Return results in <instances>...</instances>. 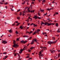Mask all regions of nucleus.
<instances>
[{
	"mask_svg": "<svg viewBox=\"0 0 60 60\" xmlns=\"http://www.w3.org/2000/svg\"><path fill=\"white\" fill-rule=\"evenodd\" d=\"M13 41H14L13 42L14 45H12V47H14V48H17V47L18 46V45L16 44V41L15 40H13Z\"/></svg>",
	"mask_w": 60,
	"mask_h": 60,
	"instance_id": "nucleus-1",
	"label": "nucleus"
},
{
	"mask_svg": "<svg viewBox=\"0 0 60 60\" xmlns=\"http://www.w3.org/2000/svg\"><path fill=\"white\" fill-rule=\"evenodd\" d=\"M57 40H56V41H54L51 42L50 41H48L47 42V44H49L50 45H51V44H53V43H55L57 41Z\"/></svg>",
	"mask_w": 60,
	"mask_h": 60,
	"instance_id": "nucleus-2",
	"label": "nucleus"
},
{
	"mask_svg": "<svg viewBox=\"0 0 60 60\" xmlns=\"http://www.w3.org/2000/svg\"><path fill=\"white\" fill-rule=\"evenodd\" d=\"M34 41H35V42H37V39H36V38H35L34 39H33L32 42L30 43V44L31 45L32 44H34Z\"/></svg>",
	"mask_w": 60,
	"mask_h": 60,
	"instance_id": "nucleus-3",
	"label": "nucleus"
},
{
	"mask_svg": "<svg viewBox=\"0 0 60 60\" xmlns=\"http://www.w3.org/2000/svg\"><path fill=\"white\" fill-rule=\"evenodd\" d=\"M47 26H50L52 25V23H49L48 22H45V26L47 25Z\"/></svg>",
	"mask_w": 60,
	"mask_h": 60,
	"instance_id": "nucleus-4",
	"label": "nucleus"
},
{
	"mask_svg": "<svg viewBox=\"0 0 60 60\" xmlns=\"http://www.w3.org/2000/svg\"><path fill=\"white\" fill-rule=\"evenodd\" d=\"M27 41H24V40H22L20 41V42L22 43H24V44H25L27 42Z\"/></svg>",
	"mask_w": 60,
	"mask_h": 60,
	"instance_id": "nucleus-5",
	"label": "nucleus"
},
{
	"mask_svg": "<svg viewBox=\"0 0 60 60\" xmlns=\"http://www.w3.org/2000/svg\"><path fill=\"white\" fill-rule=\"evenodd\" d=\"M2 43H4V44H6V43H7V42L6 41H5V40H4V41H3L2 42Z\"/></svg>",
	"mask_w": 60,
	"mask_h": 60,
	"instance_id": "nucleus-6",
	"label": "nucleus"
},
{
	"mask_svg": "<svg viewBox=\"0 0 60 60\" xmlns=\"http://www.w3.org/2000/svg\"><path fill=\"white\" fill-rule=\"evenodd\" d=\"M35 16L34 17V18H33V19H37V18H38V16H36V15H34Z\"/></svg>",
	"mask_w": 60,
	"mask_h": 60,
	"instance_id": "nucleus-7",
	"label": "nucleus"
},
{
	"mask_svg": "<svg viewBox=\"0 0 60 60\" xmlns=\"http://www.w3.org/2000/svg\"><path fill=\"white\" fill-rule=\"evenodd\" d=\"M22 26H20L19 28H20L21 30H22V29H23V27Z\"/></svg>",
	"mask_w": 60,
	"mask_h": 60,
	"instance_id": "nucleus-8",
	"label": "nucleus"
},
{
	"mask_svg": "<svg viewBox=\"0 0 60 60\" xmlns=\"http://www.w3.org/2000/svg\"><path fill=\"white\" fill-rule=\"evenodd\" d=\"M60 28H59V29H58V31H57V33H60Z\"/></svg>",
	"mask_w": 60,
	"mask_h": 60,
	"instance_id": "nucleus-9",
	"label": "nucleus"
},
{
	"mask_svg": "<svg viewBox=\"0 0 60 60\" xmlns=\"http://www.w3.org/2000/svg\"><path fill=\"white\" fill-rule=\"evenodd\" d=\"M35 47H31L30 48V49H34Z\"/></svg>",
	"mask_w": 60,
	"mask_h": 60,
	"instance_id": "nucleus-10",
	"label": "nucleus"
},
{
	"mask_svg": "<svg viewBox=\"0 0 60 60\" xmlns=\"http://www.w3.org/2000/svg\"><path fill=\"white\" fill-rule=\"evenodd\" d=\"M55 51L54 50L52 51H51V53H52V54H53L54 53H55Z\"/></svg>",
	"mask_w": 60,
	"mask_h": 60,
	"instance_id": "nucleus-11",
	"label": "nucleus"
},
{
	"mask_svg": "<svg viewBox=\"0 0 60 60\" xmlns=\"http://www.w3.org/2000/svg\"><path fill=\"white\" fill-rule=\"evenodd\" d=\"M23 37H27L28 38L29 37V36H26V35H24L23 36Z\"/></svg>",
	"mask_w": 60,
	"mask_h": 60,
	"instance_id": "nucleus-12",
	"label": "nucleus"
},
{
	"mask_svg": "<svg viewBox=\"0 0 60 60\" xmlns=\"http://www.w3.org/2000/svg\"><path fill=\"white\" fill-rule=\"evenodd\" d=\"M26 3V1H24V2L23 3V2L22 3V4H24Z\"/></svg>",
	"mask_w": 60,
	"mask_h": 60,
	"instance_id": "nucleus-13",
	"label": "nucleus"
},
{
	"mask_svg": "<svg viewBox=\"0 0 60 60\" xmlns=\"http://www.w3.org/2000/svg\"><path fill=\"white\" fill-rule=\"evenodd\" d=\"M56 26H57H57H58V23H56Z\"/></svg>",
	"mask_w": 60,
	"mask_h": 60,
	"instance_id": "nucleus-14",
	"label": "nucleus"
},
{
	"mask_svg": "<svg viewBox=\"0 0 60 60\" xmlns=\"http://www.w3.org/2000/svg\"><path fill=\"white\" fill-rule=\"evenodd\" d=\"M8 31L10 33H11V32H12V30H8Z\"/></svg>",
	"mask_w": 60,
	"mask_h": 60,
	"instance_id": "nucleus-15",
	"label": "nucleus"
},
{
	"mask_svg": "<svg viewBox=\"0 0 60 60\" xmlns=\"http://www.w3.org/2000/svg\"><path fill=\"white\" fill-rule=\"evenodd\" d=\"M52 38L53 40H55V38L54 37H52Z\"/></svg>",
	"mask_w": 60,
	"mask_h": 60,
	"instance_id": "nucleus-16",
	"label": "nucleus"
},
{
	"mask_svg": "<svg viewBox=\"0 0 60 60\" xmlns=\"http://www.w3.org/2000/svg\"><path fill=\"white\" fill-rule=\"evenodd\" d=\"M20 24V23H19L17 24H16V25L17 26H19V25Z\"/></svg>",
	"mask_w": 60,
	"mask_h": 60,
	"instance_id": "nucleus-17",
	"label": "nucleus"
},
{
	"mask_svg": "<svg viewBox=\"0 0 60 60\" xmlns=\"http://www.w3.org/2000/svg\"><path fill=\"white\" fill-rule=\"evenodd\" d=\"M20 51L21 52H23V49H20Z\"/></svg>",
	"mask_w": 60,
	"mask_h": 60,
	"instance_id": "nucleus-18",
	"label": "nucleus"
},
{
	"mask_svg": "<svg viewBox=\"0 0 60 60\" xmlns=\"http://www.w3.org/2000/svg\"><path fill=\"white\" fill-rule=\"evenodd\" d=\"M30 58V56H27L25 57V58Z\"/></svg>",
	"mask_w": 60,
	"mask_h": 60,
	"instance_id": "nucleus-19",
	"label": "nucleus"
},
{
	"mask_svg": "<svg viewBox=\"0 0 60 60\" xmlns=\"http://www.w3.org/2000/svg\"><path fill=\"white\" fill-rule=\"evenodd\" d=\"M17 19H20V17H17Z\"/></svg>",
	"mask_w": 60,
	"mask_h": 60,
	"instance_id": "nucleus-20",
	"label": "nucleus"
},
{
	"mask_svg": "<svg viewBox=\"0 0 60 60\" xmlns=\"http://www.w3.org/2000/svg\"><path fill=\"white\" fill-rule=\"evenodd\" d=\"M18 31H17V30L16 31V32H15V34H18Z\"/></svg>",
	"mask_w": 60,
	"mask_h": 60,
	"instance_id": "nucleus-21",
	"label": "nucleus"
},
{
	"mask_svg": "<svg viewBox=\"0 0 60 60\" xmlns=\"http://www.w3.org/2000/svg\"><path fill=\"white\" fill-rule=\"evenodd\" d=\"M19 15L20 16H21V15H22V12H20V14H19Z\"/></svg>",
	"mask_w": 60,
	"mask_h": 60,
	"instance_id": "nucleus-22",
	"label": "nucleus"
},
{
	"mask_svg": "<svg viewBox=\"0 0 60 60\" xmlns=\"http://www.w3.org/2000/svg\"><path fill=\"white\" fill-rule=\"evenodd\" d=\"M40 11H41V12H43V11H44V9L43 10H40Z\"/></svg>",
	"mask_w": 60,
	"mask_h": 60,
	"instance_id": "nucleus-23",
	"label": "nucleus"
},
{
	"mask_svg": "<svg viewBox=\"0 0 60 60\" xmlns=\"http://www.w3.org/2000/svg\"><path fill=\"white\" fill-rule=\"evenodd\" d=\"M36 32H34L33 33V34H32V35H34V34H35V33H36Z\"/></svg>",
	"mask_w": 60,
	"mask_h": 60,
	"instance_id": "nucleus-24",
	"label": "nucleus"
},
{
	"mask_svg": "<svg viewBox=\"0 0 60 60\" xmlns=\"http://www.w3.org/2000/svg\"><path fill=\"white\" fill-rule=\"evenodd\" d=\"M19 41V39L18 38H17L16 39V41Z\"/></svg>",
	"mask_w": 60,
	"mask_h": 60,
	"instance_id": "nucleus-25",
	"label": "nucleus"
},
{
	"mask_svg": "<svg viewBox=\"0 0 60 60\" xmlns=\"http://www.w3.org/2000/svg\"><path fill=\"white\" fill-rule=\"evenodd\" d=\"M41 24H44V25H45V23H44V22H43L42 21H41Z\"/></svg>",
	"mask_w": 60,
	"mask_h": 60,
	"instance_id": "nucleus-26",
	"label": "nucleus"
},
{
	"mask_svg": "<svg viewBox=\"0 0 60 60\" xmlns=\"http://www.w3.org/2000/svg\"><path fill=\"white\" fill-rule=\"evenodd\" d=\"M28 10V12H31L30 11V10Z\"/></svg>",
	"mask_w": 60,
	"mask_h": 60,
	"instance_id": "nucleus-27",
	"label": "nucleus"
},
{
	"mask_svg": "<svg viewBox=\"0 0 60 60\" xmlns=\"http://www.w3.org/2000/svg\"><path fill=\"white\" fill-rule=\"evenodd\" d=\"M37 31L38 32H40V30L38 29L37 30Z\"/></svg>",
	"mask_w": 60,
	"mask_h": 60,
	"instance_id": "nucleus-28",
	"label": "nucleus"
},
{
	"mask_svg": "<svg viewBox=\"0 0 60 60\" xmlns=\"http://www.w3.org/2000/svg\"><path fill=\"white\" fill-rule=\"evenodd\" d=\"M7 54V52H4L2 53L3 54Z\"/></svg>",
	"mask_w": 60,
	"mask_h": 60,
	"instance_id": "nucleus-29",
	"label": "nucleus"
},
{
	"mask_svg": "<svg viewBox=\"0 0 60 60\" xmlns=\"http://www.w3.org/2000/svg\"><path fill=\"white\" fill-rule=\"evenodd\" d=\"M41 56H44V55L42 54H41Z\"/></svg>",
	"mask_w": 60,
	"mask_h": 60,
	"instance_id": "nucleus-30",
	"label": "nucleus"
},
{
	"mask_svg": "<svg viewBox=\"0 0 60 60\" xmlns=\"http://www.w3.org/2000/svg\"><path fill=\"white\" fill-rule=\"evenodd\" d=\"M4 4H5L6 5L7 4V2H6V3H4Z\"/></svg>",
	"mask_w": 60,
	"mask_h": 60,
	"instance_id": "nucleus-31",
	"label": "nucleus"
},
{
	"mask_svg": "<svg viewBox=\"0 0 60 60\" xmlns=\"http://www.w3.org/2000/svg\"><path fill=\"white\" fill-rule=\"evenodd\" d=\"M12 36L11 35V34H9V35H8V37H10V36Z\"/></svg>",
	"mask_w": 60,
	"mask_h": 60,
	"instance_id": "nucleus-32",
	"label": "nucleus"
},
{
	"mask_svg": "<svg viewBox=\"0 0 60 60\" xmlns=\"http://www.w3.org/2000/svg\"><path fill=\"white\" fill-rule=\"evenodd\" d=\"M32 31H31L30 32V33H29V34H31V33H32Z\"/></svg>",
	"mask_w": 60,
	"mask_h": 60,
	"instance_id": "nucleus-33",
	"label": "nucleus"
},
{
	"mask_svg": "<svg viewBox=\"0 0 60 60\" xmlns=\"http://www.w3.org/2000/svg\"><path fill=\"white\" fill-rule=\"evenodd\" d=\"M8 57V56H6L5 57H4L6 58V59Z\"/></svg>",
	"mask_w": 60,
	"mask_h": 60,
	"instance_id": "nucleus-34",
	"label": "nucleus"
},
{
	"mask_svg": "<svg viewBox=\"0 0 60 60\" xmlns=\"http://www.w3.org/2000/svg\"><path fill=\"white\" fill-rule=\"evenodd\" d=\"M20 11V9H19V10H18L17 12H19V11Z\"/></svg>",
	"mask_w": 60,
	"mask_h": 60,
	"instance_id": "nucleus-35",
	"label": "nucleus"
},
{
	"mask_svg": "<svg viewBox=\"0 0 60 60\" xmlns=\"http://www.w3.org/2000/svg\"><path fill=\"white\" fill-rule=\"evenodd\" d=\"M60 54H58V57H60V56H60Z\"/></svg>",
	"mask_w": 60,
	"mask_h": 60,
	"instance_id": "nucleus-36",
	"label": "nucleus"
},
{
	"mask_svg": "<svg viewBox=\"0 0 60 60\" xmlns=\"http://www.w3.org/2000/svg\"><path fill=\"white\" fill-rule=\"evenodd\" d=\"M33 26L34 27H35V24H33Z\"/></svg>",
	"mask_w": 60,
	"mask_h": 60,
	"instance_id": "nucleus-37",
	"label": "nucleus"
},
{
	"mask_svg": "<svg viewBox=\"0 0 60 60\" xmlns=\"http://www.w3.org/2000/svg\"><path fill=\"white\" fill-rule=\"evenodd\" d=\"M23 12L22 14H24V13H26V12H25V11H23Z\"/></svg>",
	"mask_w": 60,
	"mask_h": 60,
	"instance_id": "nucleus-38",
	"label": "nucleus"
},
{
	"mask_svg": "<svg viewBox=\"0 0 60 60\" xmlns=\"http://www.w3.org/2000/svg\"><path fill=\"white\" fill-rule=\"evenodd\" d=\"M26 48H25V47H24L23 48V50H25Z\"/></svg>",
	"mask_w": 60,
	"mask_h": 60,
	"instance_id": "nucleus-39",
	"label": "nucleus"
},
{
	"mask_svg": "<svg viewBox=\"0 0 60 60\" xmlns=\"http://www.w3.org/2000/svg\"><path fill=\"white\" fill-rule=\"evenodd\" d=\"M1 2H2L4 3V0H2V1H1Z\"/></svg>",
	"mask_w": 60,
	"mask_h": 60,
	"instance_id": "nucleus-40",
	"label": "nucleus"
},
{
	"mask_svg": "<svg viewBox=\"0 0 60 60\" xmlns=\"http://www.w3.org/2000/svg\"><path fill=\"white\" fill-rule=\"evenodd\" d=\"M22 52H20V51H19V53L20 54H21L22 53Z\"/></svg>",
	"mask_w": 60,
	"mask_h": 60,
	"instance_id": "nucleus-41",
	"label": "nucleus"
},
{
	"mask_svg": "<svg viewBox=\"0 0 60 60\" xmlns=\"http://www.w3.org/2000/svg\"><path fill=\"white\" fill-rule=\"evenodd\" d=\"M32 37H30V38H29V40H30V39H32Z\"/></svg>",
	"mask_w": 60,
	"mask_h": 60,
	"instance_id": "nucleus-42",
	"label": "nucleus"
},
{
	"mask_svg": "<svg viewBox=\"0 0 60 60\" xmlns=\"http://www.w3.org/2000/svg\"><path fill=\"white\" fill-rule=\"evenodd\" d=\"M47 11H50V9H49V8H48L47 9Z\"/></svg>",
	"mask_w": 60,
	"mask_h": 60,
	"instance_id": "nucleus-43",
	"label": "nucleus"
},
{
	"mask_svg": "<svg viewBox=\"0 0 60 60\" xmlns=\"http://www.w3.org/2000/svg\"><path fill=\"white\" fill-rule=\"evenodd\" d=\"M15 24H12L11 25V26H15Z\"/></svg>",
	"mask_w": 60,
	"mask_h": 60,
	"instance_id": "nucleus-44",
	"label": "nucleus"
},
{
	"mask_svg": "<svg viewBox=\"0 0 60 60\" xmlns=\"http://www.w3.org/2000/svg\"><path fill=\"white\" fill-rule=\"evenodd\" d=\"M38 19H41V18L39 17L38 16Z\"/></svg>",
	"mask_w": 60,
	"mask_h": 60,
	"instance_id": "nucleus-45",
	"label": "nucleus"
},
{
	"mask_svg": "<svg viewBox=\"0 0 60 60\" xmlns=\"http://www.w3.org/2000/svg\"><path fill=\"white\" fill-rule=\"evenodd\" d=\"M33 24H34V23H32L30 25V26H32L33 25Z\"/></svg>",
	"mask_w": 60,
	"mask_h": 60,
	"instance_id": "nucleus-46",
	"label": "nucleus"
},
{
	"mask_svg": "<svg viewBox=\"0 0 60 60\" xmlns=\"http://www.w3.org/2000/svg\"><path fill=\"white\" fill-rule=\"evenodd\" d=\"M11 10L12 11H14V10L13 9H12V8H11Z\"/></svg>",
	"mask_w": 60,
	"mask_h": 60,
	"instance_id": "nucleus-47",
	"label": "nucleus"
},
{
	"mask_svg": "<svg viewBox=\"0 0 60 60\" xmlns=\"http://www.w3.org/2000/svg\"><path fill=\"white\" fill-rule=\"evenodd\" d=\"M15 22V23H17V24H18V21H16Z\"/></svg>",
	"mask_w": 60,
	"mask_h": 60,
	"instance_id": "nucleus-48",
	"label": "nucleus"
},
{
	"mask_svg": "<svg viewBox=\"0 0 60 60\" xmlns=\"http://www.w3.org/2000/svg\"><path fill=\"white\" fill-rule=\"evenodd\" d=\"M25 47L26 48V49H27V46H25Z\"/></svg>",
	"mask_w": 60,
	"mask_h": 60,
	"instance_id": "nucleus-49",
	"label": "nucleus"
},
{
	"mask_svg": "<svg viewBox=\"0 0 60 60\" xmlns=\"http://www.w3.org/2000/svg\"><path fill=\"white\" fill-rule=\"evenodd\" d=\"M28 8V7H26L25 8V9H27V8Z\"/></svg>",
	"mask_w": 60,
	"mask_h": 60,
	"instance_id": "nucleus-50",
	"label": "nucleus"
},
{
	"mask_svg": "<svg viewBox=\"0 0 60 60\" xmlns=\"http://www.w3.org/2000/svg\"><path fill=\"white\" fill-rule=\"evenodd\" d=\"M26 33H27V34L28 33L29 34V33H30V32H28L27 31L26 32Z\"/></svg>",
	"mask_w": 60,
	"mask_h": 60,
	"instance_id": "nucleus-51",
	"label": "nucleus"
},
{
	"mask_svg": "<svg viewBox=\"0 0 60 60\" xmlns=\"http://www.w3.org/2000/svg\"><path fill=\"white\" fill-rule=\"evenodd\" d=\"M31 4H34V2H32L31 3Z\"/></svg>",
	"mask_w": 60,
	"mask_h": 60,
	"instance_id": "nucleus-52",
	"label": "nucleus"
},
{
	"mask_svg": "<svg viewBox=\"0 0 60 60\" xmlns=\"http://www.w3.org/2000/svg\"><path fill=\"white\" fill-rule=\"evenodd\" d=\"M0 4H4V3L2 2H0Z\"/></svg>",
	"mask_w": 60,
	"mask_h": 60,
	"instance_id": "nucleus-53",
	"label": "nucleus"
},
{
	"mask_svg": "<svg viewBox=\"0 0 60 60\" xmlns=\"http://www.w3.org/2000/svg\"><path fill=\"white\" fill-rule=\"evenodd\" d=\"M32 59V58H28V59Z\"/></svg>",
	"mask_w": 60,
	"mask_h": 60,
	"instance_id": "nucleus-54",
	"label": "nucleus"
},
{
	"mask_svg": "<svg viewBox=\"0 0 60 60\" xmlns=\"http://www.w3.org/2000/svg\"><path fill=\"white\" fill-rule=\"evenodd\" d=\"M14 55V56L15 57L16 56L17 54L16 53L15 54V55Z\"/></svg>",
	"mask_w": 60,
	"mask_h": 60,
	"instance_id": "nucleus-55",
	"label": "nucleus"
},
{
	"mask_svg": "<svg viewBox=\"0 0 60 60\" xmlns=\"http://www.w3.org/2000/svg\"><path fill=\"white\" fill-rule=\"evenodd\" d=\"M16 54V53H15V52H14V53H13V55H15Z\"/></svg>",
	"mask_w": 60,
	"mask_h": 60,
	"instance_id": "nucleus-56",
	"label": "nucleus"
},
{
	"mask_svg": "<svg viewBox=\"0 0 60 60\" xmlns=\"http://www.w3.org/2000/svg\"><path fill=\"white\" fill-rule=\"evenodd\" d=\"M44 49H46V47L45 46H44Z\"/></svg>",
	"mask_w": 60,
	"mask_h": 60,
	"instance_id": "nucleus-57",
	"label": "nucleus"
},
{
	"mask_svg": "<svg viewBox=\"0 0 60 60\" xmlns=\"http://www.w3.org/2000/svg\"><path fill=\"white\" fill-rule=\"evenodd\" d=\"M39 53L40 55H41V52H39Z\"/></svg>",
	"mask_w": 60,
	"mask_h": 60,
	"instance_id": "nucleus-58",
	"label": "nucleus"
},
{
	"mask_svg": "<svg viewBox=\"0 0 60 60\" xmlns=\"http://www.w3.org/2000/svg\"><path fill=\"white\" fill-rule=\"evenodd\" d=\"M41 26H42V24H42L41 23Z\"/></svg>",
	"mask_w": 60,
	"mask_h": 60,
	"instance_id": "nucleus-59",
	"label": "nucleus"
},
{
	"mask_svg": "<svg viewBox=\"0 0 60 60\" xmlns=\"http://www.w3.org/2000/svg\"><path fill=\"white\" fill-rule=\"evenodd\" d=\"M31 51L30 50V49H29V52H30Z\"/></svg>",
	"mask_w": 60,
	"mask_h": 60,
	"instance_id": "nucleus-60",
	"label": "nucleus"
},
{
	"mask_svg": "<svg viewBox=\"0 0 60 60\" xmlns=\"http://www.w3.org/2000/svg\"><path fill=\"white\" fill-rule=\"evenodd\" d=\"M52 9H53V8H50L49 9L50 10H52Z\"/></svg>",
	"mask_w": 60,
	"mask_h": 60,
	"instance_id": "nucleus-61",
	"label": "nucleus"
},
{
	"mask_svg": "<svg viewBox=\"0 0 60 60\" xmlns=\"http://www.w3.org/2000/svg\"><path fill=\"white\" fill-rule=\"evenodd\" d=\"M57 51H58V52H60V50H57Z\"/></svg>",
	"mask_w": 60,
	"mask_h": 60,
	"instance_id": "nucleus-62",
	"label": "nucleus"
},
{
	"mask_svg": "<svg viewBox=\"0 0 60 60\" xmlns=\"http://www.w3.org/2000/svg\"><path fill=\"white\" fill-rule=\"evenodd\" d=\"M58 14V13L57 12L56 13V14H55V15H56V14Z\"/></svg>",
	"mask_w": 60,
	"mask_h": 60,
	"instance_id": "nucleus-63",
	"label": "nucleus"
},
{
	"mask_svg": "<svg viewBox=\"0 0 60 60\" xmlns=\"http://www.w3.org/2000/svg\"><path fill=\"white\" fill-rule=\"evenodd\" d=\"M56 56H55V57H54V59H56Z\"/></svg>",
	"mask_w": 60,
	"mask_h": 60,
	"instance_id": "nucleus-64",
	"label": "nucleus"
}]
</instances>
